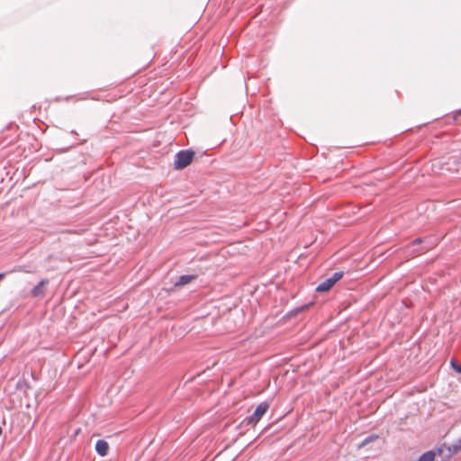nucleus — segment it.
I'll list each match as a JSON object with an SVG mask.
<instances>
[{
  "label": "nucleus",
  "mask_w": 461,
  "mask_h": 461,
  "mask_svg": "<svg viewBox=\"0 0 461 461\" xmlns=\"http://www.w3.org/2000/svg\"><path fill=\"white\" fill-rule=\"evenodd\" d=\"M268 409H269L268 402H260L256 407L254 412L250 416L246 417L242 420V424H244L246 426L254 427L260 420V419L265 415V413L267 411Z\"/></svg>",
  "instance_id": "obj_2"
},
{
  "label": "nucleus",
  "mask_w": 461,
  "mask_h": 461,
  "mask_svg": "<svg viewBox=\"0 0 461 461\" xmlns=\"http://www.w3.org/2000/svg\"><path fill=\"white\" fill-rule=\"evenodd\" d=\"M447 448H450V446L443 444L441 447L436 448L434 451H435L436 455L441 456L443 457V453H444V451L447 452Z\"/></svg>",
  "instance_id": "obj_12"
},
{
  "label": "nucleus",
  "mask_w": 461,
  "mask_h": 461,
  "mask_svg": "<svg viewBox=\"0 0 461 461\" xmlns=\"http://www.w3.org/2000/svg\"><path fill=\"white\" fill-rule=\"evenodd\" d=\"M334 285L335 283L329 277L318 285L316 292H328Z\"/></svg>",
  "instance_id": "obj_6"
},
{
  "label": "nucleus",
  "mask_w": 461,
  "mask_h": 461,
  "mask_svg": "<svg viewBox=\"0 0 461 461\" xmlns=\"http://www.w3.org/2000/svg\"><path fill=\"white\" fill-rule=\"evenodd\" d=\"M194 278H195L194 275H183V276H180L178 280L175 283V286L185 285L190 283Z\"/></svg>",
  "instance_id": "obj_8"
},
{
  "label": "nucleus",
  "mask_w": 461,
  "mask_h": 461,
  "mask_svg": "<svg viewBox=\"0 0 461 461\" xmlns=\"http://www.w3.org/2000/svg\"><path fill=\"white\" fill-rule=\"evenodd\" d=\"M461 451V438L453 445L450 446V448H447V454L446 455V458L452 457L455 454H457Z\"/></svg>",
  "instance_id": "obj_7"
},
{
  "label": "nucleus",
  "mask_w": 461,
  "mask_h": 461,
  "mask_svg": "<svg viewBox=\"0 0 461 461\" xmlns=\"http://www.w3.org/2000/svg\"><path fill=\"white\" fill-rule=\"evenodd\" d=\"M49 284V280L48 279H42L41 280L37 285H35L32 291H31V294L33 297H43L45 295V292H44V285H48Z\"/></svg>",
  "instance_id": "obj_4"
},
{
  "label": "nucleus",
  "mask_w": 461,
  "mask_h": 461,
  "mask_svg": "<svg viewBox=\"0 0 461 461\" xmlns=\"http://www.w3.org/2000/svg\"><path fill=\"white\" fill-rule=\"evenodd\" d=\"M95 448L98 455L105 456L108 454L109 445L105 440L98 439L95 443Z\"/></svg>",
  "instance_id": "obj_5"
},
{
  "label": "nucleus",
  "mask_w": 461,
  "mask_h": 461,
  "mask_svg": "<svg viewBox=\"0 0 461 461\" xmlns=\"http://www.w3.org/2000/svg\"><path fill=\"white\" fill-rule=\"evenodd\" d=\"M377 438H378V435H375V434L374 435H369V436L366 437L363 439V441H362L360 446L361 447H365V446L368 445L369 443L376 440Z\"/></svg>",
  "instance_id": "obj_10"
},
{
  "label": "nucleus",
  "mask_w": 461,
  "mask_h": 461,
  "mask_svg": "<svg viewBox=\"0 0 461 461\" xmlns=\"http://www.w3.org/2000/svg\"><path fill=\"white\" fill-rule=\"evenodd\" d=\"M64 232L66 233H76L81 235L84 232L83 229H68Z\"/></svg>",
  "instance_id": "obj_14"
},
{
  "label": "nucleus",
  "mask_w": 461,
  "mask_h": 461,
  "mask_svg": "<svg viewBox=\"0 0 461 461\" xmlns=\"http://www.w3.org/2000/svg\"><path fill=\"white\" fill-rule=\"evenodd\" d=\"M435 456V451L429 450L421 454L417 461H434Z\"/></svg>",
  "instance_id": "obj_9"
},
{
  "label": "nucleus",
  "mask_w": 461,
  "mask_h": 461,
  "mask_svg": "<svg viewBox=\"0 0 461 461\" xmlns=\"http://www.w3.org/2000/svg\"><path fill=\"white\" fill-rule=\"evenodd\" d=\"M5 276V273H0V281H2Z\"/></svg>",
  "instance_id": "obj_16"
},
{
  "label": "nucleus",
  "mask_w": 461,
  "mask_h": 461,
  "mask_svg": "<svg viewBox=\"0 0 461 461\" xmlns=\"http://www.w3.org/2000/svg\"><path fill=\"white\" fill-rule=\"evenodd\" d=\"M460 113H461V109H460Z\"/></svg>",
  "instance_id": "obj_18"
},
{
  "label": "nucleus",
  "mask_w": 461,
  "mask_h": 461,
  "mask_svg": "<svg viewBox=\"0 0 461 461\" xmlns=\"http://www.w3.org/2000/svg\"><path fill=\"white\" fill-rule=\"evenodd\" d=\"M437 244V240L434 237L428 236L425 238H417L413 240L408 246L407 249L410 255L415 257L425 253L433 249Z\"/></svg>",
  "instance_id": "obj_1"
},
{
  "label": "nucleus",
  "mask_w": 461,
  "mask_h": 461,
  "mask_svg": "<svg viewBox=\"0 0 461 461\" xmlns=\"http://www.w3.org/2000/svg\"><path fill=\"white\" fill-rule=\"evenodd\" d=\"M451 368L457 374H461V365L458 364L454 358L450 360Z\"/></svg>",
  "instance_id": "obj_11"
},
{
  "label": "nucleus",
  "mask_w": 461,
  "mask_h": 461,
  "mask_svg": "<svg viewBox=\"0 0 461 461\" xmlns=\"http://www.w3.org/2000/svg\"><path fill=\"white\" fill-rule=\"evenodd\" d=\"M309 306H310V304L303 305V306L298 307L297 309H295V312H302L305 311L306 309H308Z\"/></svg>",
  "instance_id": "obj_15"
},
{
  "label": "nucleus",
  "mask_w": 461,
  "mask_h": 461,
  "mask_svg": "<svg viewBox=\"0 0 461 461\" xmlns=\"http://www.w3.org/2000/svg\"><path fill=\"white\" fill-rule=\"evenodd\" d=\"M447 451H444L443 453V460H447L448 458H446Z\"/></svg>",
  "instance_id": "obj_17"
},
{
  "label": "nucleus",
  "mask_w": 461,
  "mask_h": 461,
  "mask_svg": "<svg viewBox=\"0 0 461 461\" xmlns=\"http://www.w3.org/2000/svg\"><path fill=\"white\" fill-rule=\"evenodd\" d=\"M194 152L191 149L180 150L175 155L174 167L176 169H184L194 159Z\"/></svg>",
  "instance_id": "obj_3"
},
{
  "label": "nucleus",
  "mask_w": 461,
  "mask_h": 461,
  "mask_svg": "<svg viewBox=\"0 0 461 461\" xmlns=\"http://www.w3.org/2000/svg\"><path fill=\"white\" fill-rule=\"evenodd\" d=\"M343 275L344 273L342 271L335 272L330 278L336 284L342 278Z\"/></svg>",
  "instance_id": "obj_13"
}]
</instances>
